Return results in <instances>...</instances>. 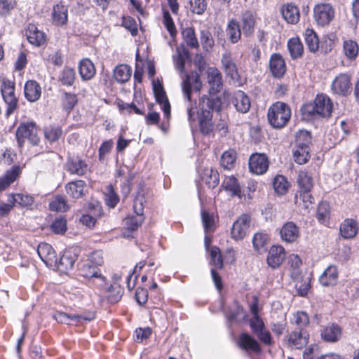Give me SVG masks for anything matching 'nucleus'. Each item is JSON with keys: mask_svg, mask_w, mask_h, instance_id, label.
Here are the masks:
<instances>
[{"mask_svg": "<svg viewBox=\"0 0 359 359\" xmlns=\"http://www.w3.org/2000/svg\"><path fill=\"white\" fill-rule=\"evenodd\" d=\"M1 91L4 100L8 105L6 115L8 116L17 108L18 100L15 95V83L8 79L3 80Z\"/></svg>", "mask_w": 359, "mask_h": 359, "instance_id": "nucleus-5", "label": "nucleus"}, {"mask_svg": "<svg viewBox=\"0 0 359 359\" xmlns=\"http://www.w3.org/2000/svg\"><path fill=\"white\" fill-rule=\"evenodd\" d=\"M231 102L239 113L245 114L248 112L251 107L250 97L241 90L234 93Z\"/></svg>", "mask_w": 359, "mask_h": 359, "instance_id": "nucleus-20", "label": "nucleus"}, {"mask_svg": "<svg viewBox=\"0 0 359 359\" xmlns=\"http://www.w3.org/2000/svg\"><path fill=\"white\" fill-rule=\"evenodd\" d=\"M68 20V7L62 2L55 4L53 8L52 20L57 26L67 24Z\"/></svg>", "mask_w": 359, "mask_h": 359, "instance_id": "nucleus-26", "label": "nucleus"}, {"mask_svg": "<svg viewBox=\"0 0 359 359\" xmlns=\"http://www.w3.org/2000/svg\"><path fill=\"white\" fill-rule=\"evenodd\" d=\"M15 135L20 147H23L26 139L33 145H36L39 142L37 128L33 122L20 123L16 130Z\"/></svg>", "mask_w": 359, "mask_h": 359, "instance_id": "nucleus-3", "label": "nucleus"}, {"mask_svg": "<svg viewBox=\"0 0 359 359\" xmlns=\"http://www.w3.org/2000/svg\"><path fill=\"white\" fill-rule=\"evenodd\" d=\"M54 318L55 320L60 323H65L69 325L72 323V322L75 321L77 323H80L81 320H91V318H86L82 316L79 315H73L70 316L65 313L57 311L56 312L54 316Z\"/></svg>", "mask_w": 359, "mask_h": 359, "instance_id": "nucleus-39", "label": "nucleus"}, {"mask_svg": "<svg viewBox=\"0 0 359 359\" xmlns=\"http://www.w3.org/2000/svg\"><path fill=\"white\" fill-rule=\"evenodd\" d=\"M238 345L241 348L255 353H260L262 349L258 341L248 333H242L238 338Z\"/></svg>", "mask_w": 359, "mask_h": 359, "instance_id": "nucleus-28", "label": "nucleus"}, {"mask_svg": "<svg viewBox=\"0 0 359 359\" xmlns=\"http://www.w3.org/2000/svg\"><path fill=\"white\" fill-rule=\"evenodd\" d=\"M211 263L218 269L223 267L222 256L219 248L213 246L210 249Z\"/></svg>", "mask_w": 359, "mask_h": 359, "instance_id": "nucleus-63", "label": "nucleus"}, {"mask_svg": "<svg viewBox=\"0 0 359 359\" xmlns=\"http://www.w3.org/2000/svg\"><path fill=\"white\" fill-rule=\"evenodd\" d=\"M144 202V198L143 194L139 193L134 200L133 208L136 213V216L128 217L126 219V226L130 231H135L142 224L144 221L143 217V204Z\"/></svg>", "mask_w": 359, "mask_h": 359, "instance_id": "nucleus-6", "label": "nucleus"}, {"mask_svg": "<svg viewBox=\"0 0 359 359\" xmlns=\"http://www.w3.org/2000/svg\"><path fill=\"white\" fill-rule=\"evenodd\" d=\"M344 53L349 60H354L359 52V46L353 40H346L344 42Z\"/></svg>", "mask_w": 359, "mask_h": 359, "instance_id": "nucleus-49", "label": "nucleus"}, {"mask_svg": "<svg viewBox=\"0 0 359 359\" xmlns=\"http://www.w3.org/2000/svg\"><path fill=\"white\" fill-rule=\"evenodd\" d=\"M50 229L55 234L65 233L67 229L66 218L62 216L55 218L50 225Z\"/></svg>", "mask_w": 359, "mask_h": 359, "instance_id": "nucleus-58", "label": "nucleus"}, {"mask_svg": "<svg viewBox=\"0 0 359 359\" xmlns=\"http://www.w3.org/2000/svg\"><path fill=\"white\" fill-rule=\"evenodd\" d=\"M309 334L306 330H294L288 337V344L295 348L300 349L309 341Z\"/></svg>", "mask_w": 359, "mask_h": 359, "instance_id": "nucleus-23", "label": "nucleus"}, {"mask_svg": "<svg viewBox=\"0 0 359 359\" xmlns=\"http://www.w3.org/2000/svg\"><path fill=\"white\" fill-rule=\"evenodd\" d=\"M292 323L296 325L295 330H306L309 324V318L304 311H298L294 314Z\"/></svg>", "mask_w": 359, "mask_h": 359, "instance_id": "nucleus-48", "label": "nucleus"}, {"mask_svg": "<svg viewBox=\"0 0 359 359\" xmlns=\"http://www.w3.org/2000/svg\"><path fill=\"white\" fill-rule=\"evenodd\" d=\"M333 109L331 99L325 94L318 95L313 102L307 103L301 108L304 118L311 119L316 117L329 118Z\"/></svg>", "mask_w": 359, "mask_h": 359, "instance_id": "nucleus-1", "label": "nucleus"}, {"mask_svg": "<svg viewBox=\"0 0 359 359\" xmlns=\"http://www.w3.org/2000/svg\"><path fill=\"white\" fill-rule=\"evenodd\" d=\"M178 55L175 60V67L180 72H184L185 61L189 57V50L184 48L182 52L177 49Z\"/></svg>", "mask_w": 359, "mask_h": 359, "instance_id": "nucleus-61", "label": "nucleus"}, {"mask_svg": "<svg viewBox=\"0 0 359 359\" xmlns=\"http://www.w3.org/2000/svg\"><path fill=\"white\" fill-rule=\"evenodd\" d=\"M251 218L248 214H243L233 224L231 234L235 241L243 240L247 234L250 225Z\"/></svg>", "mask_w": 359, "mask_h": 359, "instance_id": "nucleus-7", "label": "nucleus"}, {"mask_svg": "<svg viewBox=\"0 0 359 359\" xmlns=\"http://www.w3.org/2000/svg\"><path fill=\"white\" fill-rule=\"evenodd\" d=\"M62 129L59 126H48L44 129L45 137L50 142L57 141L62 135Z\"/></svg>", "mask_w": 359, "mask_h": 359, "instance_id": "nucleus-59", "label": "nucleus"}, {"mask_svg": "<svg viewBox=\"0 0 359 359\" xmlns=\"http://www.w3.org/2000/svg\"><path fill=\"white\" fill-rule=\"evenodd\" d=\"M222 187L226 191L231 193L232 196H238L239 198H242V191L240 184L238 180L233 175L225 177Z\"/></svg>", "mask_w": 359, "mask_h": 359, "instance_id": "nucleus-33", "label": "nucleus"}, {"mask_svg": "<svg viewBox=\"0 0 359 359\" xmlns=\"http://www.w3.org/2000/svg\"><path fill=\"white\" fill-rule=\"evenodd\" d=\"M37 253L48 267L54 268L57 265L55 252L50 244L46 243L39 244Z\"/></svg>", "mask_w": 359, "mask_h": 359, "instance_id": "nucleus-15", "label": "nucleus"}, {"mask_svg": "<svg viewBox=\"0 0 359 359\" xmlns=\"http://www.w3.org/2000/svg\"><path fill=\"white\" fill-rule=\"evenodd\" d=\"M201 221L205 233L212 232L215 229V221L212 214H210L206 210H201Z\"/></svg>", "mask_w": 359, "mask_h": 359, "instance_id": "nucleus-44", "label": "nucleus"}, {"mask_svg": "<svg viewBox=\"0 0 359 359\" xmlns=\"http://www.w3.org/2000/svg\"><path fill=\"white\" fill-rule=\"evenodd\" d=\"M203 180L208 184L209 187L215 188L219 184V178L217 170L213 169L204 170Z\"/></svg>", "mask_w": 359, "mask_h": 359, "instance_id": "nucleus-52", "label": "nucleus"}, {"mask_svg": "<svg viewBox=\"0 0 359 359\" xmlns=\"http://www.w3.org/2000/svg\"><path fill=\"white\" fill-rule=\"evenodd\" d=\"M287 264L290 276L294 280H299L301 278L302 259L297 255L292 254L288 257Z\"/></svg>", "mask_w": 359, "mask_h": 359, "instance_id": "nucleus-37", "label": "nucleus"}, {"mask_svg": "<svg viewBox=\"0 0 359 359\" xmlns=\"http://www.w3.org/2000/svg\"><path fill=\"white\" fill-rule=\"evenodd\" d=\"M22 169L19 165H13L0 177V191L5 190L20 175Z\"/></svg>", "mask_w": 359, "mask_h": 359, "instance_id": "nucleus-29", "label": "nucleus"}, {"mask_svg": "<svg viewBox=\"0 0 359 359\" xmlns=\"http://www.w3.org/2000/svg\"><path fill=\"white\" fill-rule=\"evenodd\" d=\"M281 239L288 243H293L299 236V227L292 222H286L280 231Z\"/></svg>", "mask_w": 359, "mask_h": 359, "instance_id": "nucleus-22", "label": "nucleus"}, {"mask_svg": "<svg viewBox=\"0 0 359 359\" xmlns=\"http://www.w3.org/2000/svg\"><path fill=\"white\" fill-rule=\"evenodd\" d=\"M76 78V72L73 68L65 67L59 76V81L65 86H71Z\"/></svg>", "mask_w": 359, "mask_h": 359, "instance_id": "nucleus-47", "label": "nucleus"}, {"mask_svg": "<svg viewBox=\"0 0 359 359\" xmlns=\"http://www.w3.org/2000/svg\"><path fill=\"white\" fill-rule=\"evenodd\" d=\"M87 169V164L79 157L71 158L67 163V170L71 174L83 175Z\"/></svg>", "mask_w": 359, "mask_h": 359, "instance_id": "nucleus-34", "label": "nucleus"}, {"mask_svg": "<svg viewBox=\"0 0 359 359\" xmlns=\"http://www.w3.org/2000/svg\"><path fill=\"white\" fill-rule=\"evenodd\" d=\"M24 93L25 97L30 102L38 100L41 94V88L39 84L35 81H28L26 82Z\"/></svg>", "mask_w": 359, "mask_h": 359, "instance_id": "nucleus-32", "label": "nucleus"}, {"mask_svg": "<svg viewBox=\"0 0 359 359\" xmlns=\"http://www.w3.org/2000/svg\"><path fill=\"white\" fill-rule=\"evenodd\" d=\"M236 159V153L234 150H228L223 153L221 157V165L226 170H231L234 167Z\"/></svg>", "mask_w": 359, "mask_h": 359, "instance_id": "nucleus-50", "label": "nucleus"}, {"mask_svg": "<svg viewBox=\"0 0 359 359\" xmlns=\"http://www.w3.org/2000/svg\"><path fill=\"white\" fill-rule=\"evenodd\" d=\"M182 36L186 44L192 49H198L200 44L192 27H186L182 30Z\"/></svg>", "mask_w": 359, "mask_h": 359, "instance_id": "nucleus-43", "label": "nucleus"}, {"mask_svg": "<svg viewBox=\"0 0 359 359\" xmlns=\"http://www.w3.org/2000/svg\"><path fill=\"white\" fill-rule=\"evenodd\" d=\"M269 159L264 154H254L249 159L250 170L256 175H262L269 168Z\"/></svg>", "mask_w": 359, "mask_h": 359, "instance_id": "nucleus-12", "label": "nucleus"}, {"mask_svg": "<svg viewBox=\"0 0 359 359\" xmlns=\"http://www.w3.org/2000/svg\"><path fill=\"white\" fill-rule=\"evenodd\" d=\"M199 128L204 135H210L214 130L212 116L198 115Z\"/></svg>", "mask_w": 359, "mask_h": 359, "instance_id": "nucleus-42", "label": "nucleus"}, {"mask_svg": "<svg viewBox=\"0 0 359 359\" xmlns=\"http://www.w3.org/2000/svg\"><path fill=\"white\" fill-rule=\"evenodd\" d=\"M200 40L203 49L209 52L215 45V41L212 34L208 29H202L200 32Z\"/></svg>", "mask_w": 359, "mask_h": 359, "instance_id": "nucleus-53", "label": "nucleus"}, {"mask_svg": "<svg viewBox=\"0 0 359 359\" xmlns=\"http://www.w3.org/2000/svg\"><path fill=\"white\" fill-rule=\"evenodd\" d=\"M65 189L70 197L78 199L85 195L86 183L81 180L72 181L66 184Z\"/></svg>", "mask_w": 359, "mask_h": 359, "instance_id": "nucleus-27", "label": "nucleus"}, {"mask_svg": "<svg viewBox=\"0 0 359 359\" xmlns=\"http://www.w3.org/2000/svg\"><path fill=\"white\" fill-rule=\"evenodd\" d=\"M132 70L127 65H120L114 70V79L120 83H124L129 81Z\"/></svg>", "mask_w": 359, "mask_h": 359, "instance_id": "nucleus-38", "label": "nucleus"}, {"mask_svg": "<svg viewBox=\"0 0 359 359\" xmlns=\"http://www.w3.org/2000/svg\"><path fill=\"white\" fill-rule=\"evenodd\" d=\"M338 280V271L335 266H329L320 276L319 281L323 286L335 285Z\"/></svg>", "mask_w": 359, "mask_h": 359, "instance_id": "nucleus-31", "label": "nucleus"}, {"mask_svg": "<svg viewBox=\"0 0 359 359\" xmlns=\"http://www.w3.org/2000/svg\"><path fill=\"white\" fill-rule=\"evenodd\" d=\"M78 102L75 94L71 93H64L62 96V106L65 110H71Z\"/></svg>", "mask_w": 359, "mask_h": 359, "instance_id": "nucleus-62", "label": "nucleus"}, {"mask_svg": "<svg viewBox=\"0 0 359 359\" xmlns=\"http://www.w3.org/2000/svg\"><path fill=\"white\" fill-rule=\"evenodd\" d=\"M25 34L28 41L34 46L39 47L46 43V34L34 24H29Z\"/></svg>", "mask_w": 359, "mask_h": 359, "instance_id": "nucleus-21", "label": "nucleus"}, {"mask_svg": "<svg viewBox=\"0 0 359 359\" xmlns=\"http://www.w3.org/2000/svg\"><path fill=\"white\" fill-rule=\"evenodd\" d=\"M226 34L229 40L232 43H237L242 35V29L240 23L236 19H231L229 21L226 27Z\"/></svg>", "mask_w": 359, "mask_h": 359, "instance_id": "nucleus-35", "label": "nucleus"}, {"mask_svg": "<svg viewBox=\"0 0 359 359\" xmlns=\"http://www.w3.org/2000/svg\"><path fill=\"white\" fill-rule=\"evenodd\" d=\"M78 257L76 249H69L63 253L60 260H57V265L55 266L62 273H67L73 269L75 262Z\"/></svg>", "mask_w": 359, "mask_h": 359, "instance_id": "nucleus-16", "label": "nucleus"}, {"mask_svg": "<svg viewBox=\"0 0 359 359\" xmlns=\"http://www.w3.org/2000/svg\"><path fill=\"white\" fill-rule=\"evenodd\" d=\"M285 259V249L281 245H273L269 250L266 261L270 267L277 269Z\"/></svg>", "mask_w": 359, "mask_h": 359, "instance_id": "nucleus-19", "label": "nucleus"}, {"mask_svg": "<svg viewBox=\"0 0 359 359\" xmlns=\"http://www.w3.org/2000/svg\"><path fill=\"white\" fill-rule=\"evenodd\" d=\"M335 10L329 3H320L313 8V17L318 26L328 25L334 18Z\"/></svg>", "mask_w": 359, "mask_h": 359, "instance_id": "nucleus-4", "label": "nucleus"}, {"mask_svg": "<svg viewBox=\"0 0 359 359\" xmlns=\"http://www.w3.org/2000/svg\"><path fill=\"white\" fill-rule=\"evenodd\" d=\"M293 157L295 162L299 165L306 163L309 158V149L295 147L293 149Z\"/></svg>", "mask_w": 359, "mask_h": 359, "instance_id": "nucleus-57", "label": "nucleus"}, {"mask_svg": "<svg viewBox=\"0 0 359 359\" xmlns=\"http://www.w3.org/2000/svg\"><path fill=\"white\" fill-rule=\"evenodd\" d=\"M305 43L311 52L315 53L319 48V39L313 29L307 28L304 32Z\"/></svg>", "mask_w": 359, "mask_h": 359, "instance_id": "nucleus-40", "label": "nucleus"}, {"mask_svg": "<svg viewBox=\"0 0 359 359\" xmlns=\"http://www.w3.org/2000/svg\"><path fill=\"white\" fill-rule=\"evenodd\" d=\"M268 236L263 233H256L252 238V243L255 250L261 253L266 251V245Z\"/></svg>", "mask_w": 359, "mask_h": 359, "instance_id": "nucleus-55", "label": "nucleus"}, {"mask_svg": "<svg viewBox=\"0 0 359 359\" xmlns=\"http://www.w3.org/2000/svg\"><path fill=\"white\" fill-rule=\"evenodd\" d=\"M208 83L210 86V95L219 93L223 88L222 75L216 67H209L207 70Z\"/></svg>", "mask_w": 359, "mask_h": 359, "instance_id": "nucleus-14", "label": "nucleus"}, {"mask_svg": "<svg viewBox=\"0 0 359 359\" xmlns=\"http://www.w3.org/2000/svg\"><path fill=\"white\" fill-rule=\"evenodd\" d=\"M221 62L222 68L226 76L230 77L235 84L240 86L241 84V76L238 74L237 66L232 58L231 53L226 52L223 53L222 55Z\"/></svg>", "mask_w": 359, "mask_h": 359, "instance_id": "nucleus-8", "label": "nucleus"}, {"mask_svg": "<svg viewBox=\"0 0 359 359\" xmlns=\"http://www.w3.org/2000/svg\"><path fill=\"white\" fill-rule=\"evenodd\" d=\"M297 182L300 191H311L313 187L312 177L307 172H299L297 178Z\"/></svg>", "mask_w": 359, "mask_h": 359, "instance_id": "nucleus-54", "label": "nucleus"}, {"mask_svg": "<svg viewBox=\"0 0 359 359\" xmlns=\"http://www.w3.org/2000/svg\"><path fill=\"white\" fill-rule=\"evenodd\" d=\"M80 273L85 278L97 279L101 284L105 280L104 277L100 273V269L90 263L84 264L80 269Z\"/></svg>", "mask_w": 359, "mask_h": 359, "instance_id": "nucleus-36", "label": "nucleus"}, {"mask_svg": "<svg viewBox=\"0 0 359 359\" xmlns=\"http://www.w3.org/2000/svg\"><path fill=\"white\" fill-rule=\"evenodd\" d=\"M311 191H299V195L295 197V203L297 205H303L306 211H309L310 206L313 202V197L310 193Z\"/></svg>", "mask_w": 359, "mask_h": 359, "instance_id": "nucleus-45", "label": "nucleus"}, {"mask_svg": "<svg viewBox=\"0 0 359 359\" xmlns=\"http://www.w3.org/2000/svg\"><path fill=\"white\" fill-rule=\"evenodd\" d=\"M221 104L222 102L219 98H210L207 95H203L199 100L198 115L213 116V111H219L221 108Z\"/></svg>", "mask_w": 359, "mask_h": 359, "instance_id": "nucleus-13", "label": "nucleus"}, {"mask_svg": "<svg viewBox=\"0 0 359 359\" xmlns=\"http://www.w3.org/2000/svg\"><path fill=\"white\" fill-rule=\"evenodd\" d=\"M241 27L245 36H252L255 30L257 14L250 9L244 10L240 15Z\"/></svg>", "mask_w": 359, "mask_h": 359, "instance_id": "nucleus-10", "label": "nucleus"}, {"mask_svg": "<svg viewBox=\"0 0 359 359\" xmlns=\"http://www.w3.org/2000/svg\"><path fill=\"white\" fill-rule=\"evenodd\" d=\"M274 191L279 195H284L287 193L289 188V182L283 175H277L273 181Z\"/></svg>", "mask_w": 359, "mask_h": 359, "instance_id": "nucleus-51", "label": "nucleus"}, {"mask_svg": "<svg viewBox=\"0 0 359 359\" xmlns=\"http://www.w3.org/2000/svg\"><path fill=\"white\" fill-rule=\"evenodd\" d=\"M50 209L53 211L65 212L69 210V206L64 196L58 195L49 203Z\"/></svg>", "mask_w": 359, "mask_h": 359, "instance_id": "nucleus-56", "label": "nucleus"}, {"mask_svg": "<svg viewBox=\"0 0 359 359\" xmlns=\"http://www.w3.org/2000/svg\"><path fill=\"white\" fill-rule=\"evenodd\" d=\"M283 19L291 25H295L299 21L300 13L299 8L293 4H283L280 8Z\"/></svg>", "mask_w": 359, "mask_h": 359, "instance_id": "nucleus-25", "label": "nucleus"}, {"mask_svg": "<svg viewBox=\"0 0 359 359\" xmlns=\"http://www.w3.org/2000/svg\"><path fill=\"white\" fill-rule=\"evenodd\" d=\"M79 73L83 81L92 79L96 74L93 62L88 58L81 60L79 64Z\"/></svg>", "mask_w": 359, "mask_h": 359, "instance_id": "nucleus-30", "label": "nucleus"}, {"mask_svg": "<svg viewBox=\"0 0 359 359\" xmlns=\"http://www.w3.org/2000/svg\"><path fill=\"white\" fill-rule=\"evenodd\" d=\"M295 137V147L309 149V145L311 142V135L309 132L304 130H300L297 132Z\"/></svg>", "mask_w": 359, "mask_h": 359, "instance_id": "nucleus-46", "label": "nucleus"}, {"mask_svg": "<svg viewBox=\"0 0 359 359\" xmlns=\"http://www.w3.org/2000/svg\"><path fill=\"white\" fill-rule=\"evenodd\" d=\"M351 76L346 73L340 74L332 81V90L335 94L347 95L351 93Z\"/></svg>", "mask_w": 359, "mask_h": 359, "instance_id": "nucleus-11", "label": "nucleus"}, {"mask_svg": "<svg viewBox=\"0 0 359 359\" xmlns=\"http://www.w3.org/2000/svg\"><path fill=\"white\" fill-rule=\"evenodd\" d=\"M269 69L274 78L280 79L286 72V65L283 57L278 53H273L269 60Z\"/></svg>", "mask_w": 359, "mask_h": 359, "instance_id": "nucleus-18", "label": "nucleus"}, {"mask_svg": "<svg viewBox=\"0 0 359 359\" xmlns=\"http://www.w3.org/2000/svg\"><path fill=\"white\" fill-rule=\"evenodd\" d=\"M322 339L330 343L338 341L342 334L341 328L336 323H330L321 330Z\"/></svg>", "mask_w": 359, "mask_h": 359, "instance_id": "nucleus-24", "label": "nucleus"}, {"mask_svg": "<svg viewBox=\"0 0 359 359\" xmlns=\"http://www.w3.org/2000/svg\"><path fill=\"white\" fill-rule=\"evenodd\" d=\"M291 117L290 107L282 102L273 103L268 109L267 118L269 124L274 128H283Z\"/></svg>", "mask_w": 359, "mask_h": 359, "instance_id": "nucleus-2", "label": "nucleus"}, {"mask_svg": "<svg viewBox=\"0 0 359 359\" xmlns=\"http://www.w3.org/2000/svg\"><path fill=\"white\" fill-rule=\"evenodd\" d=\"M316 215L320 222L324 224L327 222L330 216V205L327 202L319 203Z\"/></svg>", "mask_w": 359, "mask_h": 359, "instance_id": "nucleus-60", "label": "nucleus"}, {"mask_svg": "<svg viewBox=\"0 0 359 359\" xmlns=\"http://www.w3.org/2000/svg\"><path fill=\"white\" fill-rule=\"evenodd\" d=\"M247 315L244 311L243 306L236 304V309L233 311H231L228 315V320L230 322L238 321L241 320L245 319Z\"/></svg>", "mask_w": 359, "mask_h": 359, "instance_id": "nucleus-64", "label": "nucleus"}, {"mask_svg": "<svg viewBox=\"0 0 359 359\" xmlns=\"http://www.w3.org/2000/svg\"><path fill=\"white\" fill-rule=\"evenodd\" d=\"M359 231V223L352 218L345 219L339 226V234L344 239L354 238Z\"/></svg>", "mask_w": 359, "mask_h": 359, "instance_id": "nucleus-17", "label": "nucleus"}, {"mask_svg": "<svg viewBox=\"0 0 359 359\" xmlns=\"http://www.w3.org/2000/svg\"><path fill=\"white\" fill-rule=\"evenodd\" d=\"M182 88L184 98L187 101H191L192 88L196 92H200L202 88L199 75L197 73L186 74V78L182 83Z\"/></svg>", "mask_w": 359, "mask_h": 359, "instance_id": "nucleus-9", "label": "nucleus"}, {"mask_svg": "<svg viewBox=\"0 0 359 359\" xmlns=\"http://www.w3.org/2000/svg\"><path fill=\"white\" fill-rule=\"evenodd\" d=\"M287 48L292 59L302 57L304 52V47L298 37L290 39L287 42Z\"/></svg>", "mask_w": 359, "mask_h": 359, "instance_id": "nucleus-41", "label": "nucleus"}]
</instances>
